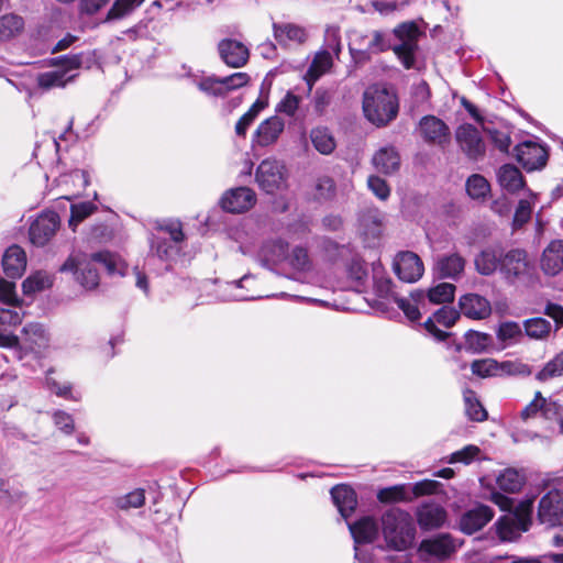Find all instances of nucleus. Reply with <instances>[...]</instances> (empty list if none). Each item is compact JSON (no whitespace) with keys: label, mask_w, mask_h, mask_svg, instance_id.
I'll use <instances>...</instances> for the list:
<instances>
[{"label":"nucleus","mask_w":563,"mask_h":563,"mask_svg":"<svg viewBox=\"0 0 563 563\" xmlns=\"http://www.w3.org/2000/svg\"><path fill=\"white\" fill-rule=\"evenodd\" d=\"M102 265L110 274L117 272V257L109 252H98L90 258L70 255L60 266L63 273H73L76 280L86 289H95L99 285L96 265Z\"/></svg>","instance_id":"f257e3e1"},{"label":"nucleus","mask_w":563,"mask_h":563,"mask_svg":"<svg viewBox=\"0 0 563 563\" xmlns=\"http://www.w3.org/2000/svg\"><path fill=\"white\" fill-rule=\"evenodd\" d=\"M399 110L396 93L385 86H369L363 95V111L376 126H384L396 119Z\"/></svg>","instance_id":"f03ea898"},{"label":"nucleus","mask_w":563,"mask_h":563,"mask_svg":"<svg viewBox=\"0 0 563 563\" xmlns=\"http://www.w3.org/2000/svg\"><path fill=\"white\" fill-rule=\"evenodd\" d=\"M499 265V274L507 284L529 286L537 279L534 262L523 249L504 252Z\"/></svg>","instance_id":"7ed1b4c3"},{"label":"nucleus","mask_w":563,"mask_h":563,"mask_svg":"<svg viewBox=\"0 0 563 563\" xmlns=\"http://www.w3.org/2000/svg\"><path fill=\"white\" fill-rule=\"evenodd\" d=\"M382 529L387 545L397 551L408 549L415 539L411 516L399 508H390L382 517Z\"/></svg>","instance_id":"20e7f679"},{"label":"nucleus","mask_w":563,"mask_h":563,"mask_svg":"<svg viewBox=\"0 0 563 563\" xmlns=\"http://www.w3.org/2000/svg\"><path fill=\"white\" fill-rule=\"evenodd\" d=\"M49 342L51 335L46 328L42 323L30 322L22 328L16 344L7 349L12 350L19 361H23L27 355L41 358L48 350Z\"/></svg>","instance_id":"39448f33"},{"label":"nucleus","mask_w":563,"mask_h":563,"mask_svg":"<svg viewBox=\"0 0 563 563\" xmlns=\"http://www.w3.org/2000/svg\"><path fill=\"white\" fill-rule=\"evenodd\" d=\"M533 509V500L527 499L517 505L515 511H511L496 522L497 532L501 540L514 541L521 536L522 532L529 530L531 525V515Z\"/></svg>","instance_id":"423d86ee"},{"label":"nucleus","mask_w":563,"mask_h":563,"mask_svg":"<svg viewBox=\"0 0 563 563\" xmlns=\"http://www.w3.org/2000/svg\"><path fill=\"white\" fill-rule=\"evenodd\" d=\"M421 34L418 24L413 21L404 22L394 29V35L399 43L393 46V51L407 69L415 66L418 40Z\"/></svg>","instance_id":"0eeeda50"},{"label":"nucleus","mask_w":563,"mask_h":563,"mask_svg":"<svg viewBox=\"0 0 563 563\" xmlns=\"http://www.w3.org/2000/svg\"><path fill=\"white\" fill-rule=\"evenodd\" d=\"M349 48L354 59H368L371 55L379 54L390 48V41L388 35L382 31L353 32L350 37Z\"/></svg>","instance_id":"6e6552de"},{"label":"nucleus","mask_w":563,"mask_h":563,"mask_svg":"<svg viewBox=\"0 0 563 563\" xmlns=\"http://www.w3.org/2000/svg\"><path fill=\"white\" fill-rule=\"evenodd\" d=\"M287 177L286 166L275 158L262 161L255 174L257 185L266 194H275L286 189Z\"/></svg>","instance_id":"1a4fd4ad"},{"label":"nucleus","mask_w":563,"mask_h":563,"mask_svg":"<svg viewBox=\"0 0 563 563\" xmlns=\"http://www.w3.org/2000/svg\"><path fill=\"white\" fill-rule=\"evenodd\" d=\"M81 54L59 57L58 62L62 64V68L40 74L37 77L38 86L44 90L65 87L67 82L76 77L71 71L81 66Z\"/></svg>","instance_id":"9d476101"},{"label":"nucleus","mask_w":563,"mask_h":563,"mask_svg":"<svg viewBox=\"0 0 563 563\" xmlns=\"http://www.w3.org/2000/svg\"><path fill=\"white\" fill-rule=\"evenodd\" d=\"M455 141L460 150L473 161L482 159L486 145L481 132L470 123L461 124L455 130Z\"/></svg>","instance_id":"9b49d317"},{"label":"nucleus","mask_w":563,"mask_h":563,"mask_svg":"<svg viewBox=\"0 0 563 563\" xmlns=\"http://www.w3.org/2000/svg\"><path fill=\"white\" fill-rule=\"evenodd\" d=\"M538 520L548 527H556L563 520V494L550 490L539 501Z\"/></svg>","instance_id":"f8f14e48"},{"label":"nucleus","mask_w":563,"mask_h":563,"mask_svg":"<svg viewBox=\"0 0 563 563\" xmlns=\"http://www.w3.org/2000/svg\"><path fill=\"white\" fill-rule=\"evenodd\" d=\"M59 228V218L53 211L40 214L30 227L29 235L32 244L46 245Z\"/></svg>","instance_id":"ddd939ff"},{"label":"nucleus","mask_w":563,"mask_h":563,"mask_svg":"<svg viewBox=\"0 0 563 563\" xmlns=\"http://www.w3.org/2000/svg\"><path fill=\"white\" fill-rule=\"evenodd\" d=\"M256 203V195L249 187H236L227 190L221 199V208L230 213H243Z\"/></svg>","instance_id":"4468645a"},{"label":"nucleus","mask_w":563,"mask_h":563,"mask_svg":"<svg viewBox=\"0 0 563 563\" xmlns=\"http://www.w3.org/2000/svg\"><path fill=\"white\" fill-rule=\"evenodd\" d=\"M515 156L518 163L528 172L544 167L548 161L547 150L532 141H525L518 144L515 147Z\"/></svg>","instance_id":"2eb2a0df"},{"label":"nucleus","mask_w":563,"mask_h":563,"mask_svg":"<svg viewBox=\"0 0 563 563\" xmlns=\"http://www.w3.org/2000/svg\"><path fill=\"white\" fill-rule=\"evenodd\" d=\"M218 53L220 59L231 68H241L245 66L250 58V49L241 41L227 37L218 43Z\"/></svg>","instance_id":"dca6fc26"},{"label":"nucleus","mask_w":563,"mask_h":563,"mask_svg":"<svg viewBox=\"0 0 563 563\" xmlns=\"http://www.w3.org/2000/svg\"><path fill=\"white\" fill-rule=\"evenodd\" d=\"M394 272L400 280L415 283L423 275L424 267L416 253L401 252L394 261Z\"/></svg>","instance_id":"f3484780"},{"label":"nucleus","mask_w":563,"mask_h":563,"mask_svg":"<svg viewBox=\"0 0 563 563\" xmlns=\"http://www.w3.org/2000/svg\"><path fill=\"white\" fill-rule=\"evenodd\" d=\"M285 130V121L278 115H272L261 122L253 135V144L266 147L275 144Z\"/></svg>","instance_id":"a211bd4d"},{"label":"nucleus","mask_w":563,"mask_h":563,"mask_svg":"<svg viewBox=\"0 0 563 563\" xmlns=\"http://www.w3.org/2000/svg\"><path fill=\"white\" fill-rule=\"evenodd\" d=\"M419 128L424 141L428 143L444 145L450 141L448 125L437 117H423L420 120Z\"/></svg>","instance_id":"6ab92c4d"},{"label":"nucleus","mask_w":563,"mask_h":563,"mask_svg":"<svg viewBox=\"0 0 563 563\" xmlns=\"http://www.w3.org/2000/svg\"><path fill=\"white\" fill-rule=\"evenodd\" d=\"M24 313L19 311L0 308V347H8L16 344L18 335L11 331V328L20 325Z\"/></svg>","instance_id":"aec40b11"},{"label":"nucleus","mask_w":563,"mask_h":563,"mask_svg":"<svg viewBox=\"0 0 563 563\" xmlns=\"http://www.w3.org/2000/svg\"><path fill=\"white\" fill-rule=\"evenodd\" d=\"M274 36L282 46H297L308 38V32L303 26L294 23H274Z\"/></svg>","instance_id":"412c9836"},{"label":"nucleus","mask_w":563,"mask_h":563,"mask_svg":"<svg viewBox=\"0 0 563 563\" xmlns=\"http://www.w3.org/2000/svg\"><path fill=\"white\" fill-rule=\"evenodd\" d=\"M459 312L451 307H442L434 312L433 318H429L424 322V329L438 341H443L448 338L449 333L440 330L435 323H440L445 328L454 325L459 319Z\"/></svg>","instance_id":"4be33fe9"},{"label":"nucleus","mask_w":563,"mask_h":563,"mask_svg":"<svg viewBox=\"0 0 563 563\" xmlns=\"http://www.w3.org/2000/svg\"><path fill=\"white\" fill-rule=\"evenodd\" d=\"M459 306L465 317L474 320L485 319L492 312L489 301L477 294L462 296L459 300Z\"/></svg>","instance_id":"5701e85b"},{"label":"nucleus","mask_w":563,"mask_h":563,"mask_svg":"<svg viewBox=\"0 0 563 563\" xmlns=\"http://www.w3.org/2000/svg\"><path fill=\"white\" fill-rule=\"evenodd\" d=\"M541 269L555 276L563 269V240H553L543 250L540 260Z\"/></svg>","instance_id":"b1692460"},{"label":"nucleus","mask_w":563,"mask_h":563,"mask_svg":"<svg viewBox=\"0 0 563 563\" xmlns=\"http://www.w3.org/2000/svg\"><path fill=\"white\" fill-rule=\"evenodd\" d=\"M445 519L446 512L444 508L435 503L422 504L417 510L418 523L424 530L440 528Z\"/></svg>","instance_id":"393cba45"},{"label":"nucleus","mask_w":563,"mask_h":563,"mask_svg":"<svg viewBox=\"0 0 563 563\" xmlns=\"http://www.w3.org/2000/svg\"><path fill=\"white\" fill-rule=\"evenodd\" d=\"M493 517L494 512L488 506L479 505L463 515L460 522L461 529L465 533L472 534L486 526Z\"/></svg>","instance_id":"a878e982"},{"label":"nucleus","mask_w":563,"mask_h":563,"mask_svg":"<svg viewBox=\"0 0 563 563\" xmlns=\"http://www.w3.org/2000/svg\"><path fill=\"white\" fill-rule=\"evenodd\" d=\"M465 260L457 253L439 256L435 273L441 278L457 279L464 272Z\"/></svg>","instance_id":"bb28decb"},{"label":"nucleus","mask_w":563,"mask_h":563,"mask_svg":"<svg viewBox=\"0 0 563 563\" xmlns=\"http://www.w3.org/2000/svg\"><path fill=\"white\" fill-rule=\"evenodd\" d=\"M330 493L341 516L345 519L350 517L357 506L355 492L349 485L340 484L334 486Z\"/></svg>","instance_id":"cd10ccee"},{"label":"nucleus","mask_w":563,"mask_h":563,"mask_svg":"<svg viewBox=\"0 0 563 563\" xmlns=\"http://www.w3.org/2000/svg\"><path fill=\"white\" fill-rule=\"evenodd\" d=\"M454 551V544L450 536L440 534L432 539L423 540L419 552L421 556L446 558Z\"/></svg>","instance_id":"c85d7f7f"},{"label":"nucleus","mask_w":563,"mask_h":563,"mask_svg":"<svg viewBox=\"0 0 563 563\" xmlns=\"http://www.w3.org/2000/svg\"><path fill=\"white\" fill-rule=\"evenodd\" d=\"M2 266L8 277H20L26 267V255L24 250L19 245L8 247L2 258Z\"/></svg>","instance_id":"c756f323"},{"label":"nucleus","mask_w":563,"mask_h":563,"mask_svg":"<svg viewBox=\"0 0 563 563\" xmlns=\"http://www.w3.org/2000/svg\"><path fill=\"white\" fill-rule=\"evenodd\" d=\"M288 244L282 239H273L263 243L258 258L263 265H275L287 258Z\"/></svg>","instance_id":"7c9ffc66"},{"label":"nucleus","mask_w":563,"mask_h":563,"mask_svg":"<svg viewBox=\"0 0 563 563\" xmlns=\"http://www.w3.org/2000/svg\"><path fill=\"white\" fill-rule=\"evenodd\" d=\"M375 168L385 175H390L399 169L400 157L393 146L379 148L372 158Z\"/></svg>","instance_id":"2f4dec72"},{"label":"nucleus","mask_w":563,"mask_h":563,"mask_svg":"<svg viewBox=\"0 0 563 563\" xmlns=\"http://www.w3.org/2000/svg\"><path fill=\"white\" fill-rule=\"evenodd\" d=\"M349 529L356 543H368L378 536V525L372 517H364L354 523H349Z\"/></svg>","instance_id":"473e14b6"},{"label":"nucleus","mask_w":563,"mask_h":563,"mask_svg":"<svg viewBox=\"0 0 563 563\" xmlns=\"http://www.w3.org/2000/svg\"><path fill=\"white\" fill-rule=\"evenodd\" d=\"M501 254H504L503 251L493 247L483 250L474 260L476 271L484 276L499 272Z\"/></svg>","instance_id":"72a5a7b5"},{"label":"nucleus","mask_w":563,"mask_h":563,"mask_svg":"<svg viewBox=\"0 0 563 563\" xmlns=\"http://www.w3.org/2000/svg\"><path fill=\"white\" fill-rule=\"evenodd\" d=\"M332 56L329 51H320L316 54L305 75L309 91L314 82L332 67Z\"/></svg>","instance_id":"f704fd0d"},{"label":"nucleus","mask_w":563,"mask_h":563,"mask_svg":"<svg viewBox=\"0 0 563 563\" xmlns=\"http://www.w3.org/2000/svg\"><path fill=\"white\" fill-rule=\"evenodd\" d=\"M558 405L545 399L540 391H537L534 398L521 411V418L527 420L541 412L545 419L556 415Z\"/></svg>","instance_id":"c9c22d12"},{"label":"nucleus","mask_w":563,"mask_h":563,"mask_svg":"<svg viewBox=\"0 0 563 563\" xmlns=\"http://www.w3.org/2000/svg\"><path fill=\"white\" fill-rule=\"evenodd\" d=\"M395 302L410 321H417L421 316L420 308L426 306V294L422 290H417L411 292L409 299L395 297Z\"/></svg>","instance_id":"e433bc0d"},{"label":"nucleus","mask_w":563,"mask_h":563,"mask_svg":"<svg viewBox=\"0 0 563 563\" xmlns=\"http://www.w3.org/2000/svg\"><path fill=\"white\" fill-rule=\"evenodd\" d=\"M310 141L317 152L330 155L336 147V141L332 132L325 126H316L309 133Z\"/></svg>","instance_id":"4c0bfd02"},{"label":"nucleus","mask_w":563,"mask_h":563,"mask_svg":"<svg viewBox=\"0 0 563 563\" xmlns=\"http://www.w3.org/2000/svg\"><path fill=\"white\" fill-rule=\"evenodd\" d=\"M25 499V493L11 484L9 479L0 478V506L10 509L15 506L22 507Z\"/></svg>","instance_id":"58836bf2"},{"label":"nucleus","mask_w":563,"mask_h":563,"mask_svg":"<svg viewBox=\"0 0 563 563\" xmlns=\"http://www.w3.org/2000/svg\"><path fill=\"white\" fill-rule=\"evenodd\" d=\"M54 277L46 271H36L32 273L22 283L23 294L32 296L36 292L46 290L53 286Z\"/></svg>","instance_id":"ea45409f"},{"label":"nucleus","mask_w":563,"mask_h":563,"mask_svg":"<svg viewBox=\"0 0 563 563\" xmlns=\"http://www.w3.org/2000/svg\"><path fill=\"white\" fill-rule=\"evenodd\" d=\"M499 185L509 192H515L523 186L520 170L514 165H504L497 174Z\"/></svg>","instance_id":"a19ab883"},{"label":"nucleus","mask_w":563,"mask_h":563,"mask_svg":"<svg viewBox=\"0 0 563 563\" xmlns=\"http://www.w3.org/2000/svg\"><path fill=\"white\" fill-rule=\"evenodd\" d=\"M180 245L172 243L165 238L153 236L151 240V253L163 262L173 261L180 252Z\"/></svg>","instance_id":"79ce46f5"},{"label":"nucleus","mask_w":563,"mask_h":563,"mask_svg":"<svg viewBox=\"0 0 563 563\" xmlns=\"http://www.w3.org/2000/svg\"><path fill=\"white\" fill-rule=\"evenodd\" d=\"M145 0H114L103 23L122 20L132 14Z\"/></svg>","instance_id":"37998d69"},{"label":"nucleus","mask_w":563,"mask_h":563,"mask_svg":"<svg viewBox=\"0 0 563 563\" xmlns=\"http://www.w3.org/2000/svg\"><path fill=\"white\" fill-rule=\"evenodd\" d=\"M496 483L505 493H516L522 487L525 478L518 471L507 468L498 475Z\"/></svg>","instance_id":"c03bdc74"},{"label":"nucleus","mask_w":563,"mask_h":563,"mask_svg":"<svg viewBox=\"0 0 563 563\" xmlns=\"http://www.w3.org/2000/svg\"><path fill=\"white\" fill-rule=\"evenodd\" d=\"M426 294V300L434 305L450 302L454 298L455 286L450 283H440L430 288Z\"/></svg>","instance_id":"a18cd8bd"},{"label":"nucleus","mask_w":563,"mask_h":563,"mask_svg":"<svg viewBox=\"0 0 563 563\" xmlns=\"http://www.w3.org/2000/svg\"><path fill=\"white\" fill-rule=\"evenodd\" d=\"M464 402L466 415L471 420L482 422L487 419V411L473 390L464 391Z\"/></svg>","instance_id":"49530a36"},{"label":"nucleus","mask_w":563,"mask_h":563,"mask_svg":"<svg viewBox=\"0 0 563 563\" xmlns=\"http://www.w3.org/2000/svg\"><path fill=\"white\" fill-rule=\"evenodd\" d=\"M23 20L15 14H5L0 18V40H9L18 35L23 29Z\"/></svg>","instance_id":"de8ad7c7"},{"label":"nucleus","mask_w":563,"mask_h":563,"mask_svg":"<svg viewBox=\"0 0 563 563\" xmlns=\"http://www.w3.org/2000/svg\"><path fill=\"white\" fill-rule=\"evenodd\" d=\"M526 334L536 340L547 338L551 331V323L543 318L528 319L523 323Z\"/></svg>","instance_id":"09e8293b"},{"label":"nucleus","mask_w":563,"mask_h":563,"mask_svg":"<svg viewBox=\"0 0 563 563\" xmlns=\"http://www.w3.org/2000/svg\"><path fill=\"white\" fill-rule=\"evenodd\" d=\"M145 503V492L142 488L134 489L114 499V505L121 510L140 508Z\"/></svg>","instance_id":"8fccbe9b"},{"label":"nucleus","mask_w":563,"mask_h":563,"mask_svg":"<svg viewBox=\"0 0 563 563\" xmlns=\"http://www.w3.org/2000/svg\"><path fill=\"white\" fill-rule=\"evenodd\" d=\"M561 376H563V351L549 361L536 375V378L540 382H547Z\"/></svg>","instance_id":"3c124183"},{"label":"nucleus","mask_w":563,"mask_h":563,"mask_svg":"<svg viewBox=\"0 0 563 563\" xmlns=\"http://www.w3.org/2000/svg\"><path fill=\"white\" fill-rule=\"evenodd\" d=\"M97 207L89 201L71 205L69 227L75 231L76 227L96 211Z\"/></svg>","instance_id":"603ef678"},{"label":"nucleus","mask_w":563,"mask_h":563,"mask_svg":"<svg viewBox=\"0 0 563 563\" xmlns=\"http://www.w3.org/2000/svg\"><path fill=\"white\" fill-rule=\"evenodd\" d=\"M536 196L531 195L530 198L521 199L518 203V207L516 209L515 216H514V229H520L522 228L531 218L532 208H533V200Z\"/></svg>","instance_id":"864d4df0"},{"label":"nucleus","mask_w":563,"mask_h":563,"mask_svg":"<svg viewBox=\"0 0 563 563\" xmlns=\"http://www.w3.org/2000/svg\"><path fill=\"white\" fill-rule=\"evenodd\" d=\"M466 191L471 198L481 199L489 192V184L482 175L475 174L468 177Z\"/></svg>","instance_id":"5fc2aeb1"},{"label":"nucleus","mask_w":563,"mask_h":563,"mask_svg":"<svg viewBox=\"0 0 563 563\" xmlns=\"http://www.w3.org/2000/svg\"><path fill=\"white\" fill-rule=\"evenodd\" d=\"M471 369L474 375L479 377H489L497 375L501 369V363L499 364L495 360H476L471 364Z\"/></svg>","instance_id":"6e6d98bb"},{"label":"nucleus","mask_w":563,"mask_h":563,"mask_svg":"<svg viewBox=\"0 0 563 563\" xmlns=\"http://www.w3.org/2000/svg\"><path fill=\"white\" fill-rule=\"evenodd\" d=\"M197 87L206 95L213 97L225 96L222 77L209 76L197 81Z\"/></svg>","instance_id":"4d7b16f0"},{"label":"nucleus","mask_w":563,"mask_h":563,"mask_svg":"<svg viewBox=\"0 0 563 563\" xmlns=\"http://www.w3.org/2000/svg\"><path fill=\"white\" fill-rule=\"evenodd\" d=\"M481 454V449L476 445L470 444L464 446L463 449L453 452L448 457V463L454 464V463H463V464H470L474 460L478 459Z\"/></svg>","instance_id":"13d9d810"},{"label":"nucleus","mask_w":563,"mask_h":563,"mask_svg":"<svg viewBox=\"0 0 563 563\" xmlns=\"http://www.w3.org/2000/svg\"><path fill=\"white\" fill-rule=\"evenodd\" d=\"M377 498L382 503H395V501L411 500V497L408 496V494L406 492V487L402 485L380 489L377 494Z\"/></svg>","instance_id":"bf43d9fd"},{"label":"nucleus","mask_w":563,"mask_h":563,"mask_svg":"<svg viewBox=\"0 0 563 563\" xmlns=\"http://www.w3.org/2000/svg\"><path fill=\"white\" fill-rule=\"evenodd\" d=\"M301 98L288 91L285 97L277 103L275 111L288 117H294L299 108Z\"/></svg>","instance_id":"052dcab7"},{"label":"nucleus","mask_w":563,"mask_h":563,"mask_svg":"<svg viewBox=\"0 0 563 563\" xmlns=\"http://www.w3.org/2000/svg\"><path fill=\"white\" fill-rule=\"evenodd\" d=\"M46 385L58 397L74 401H78L80 399V395H75L73 393L71 385L69 383L60 384L55 378L46 376Z\"/></svg>","instance_id":"680f3d73"},{"label":"nucleus","mask_w":563,"mask_h":563,"mask_svg":"<svg viewBox=\"0 0 563 563\" xmlns=\"http://www.w3.org/2000/svg\"><path fill=\"white\" fill-rule=\"evenodd\" d=\"M411 0H373L372 7L380 14L387 15L404 9Z\"/></svg>","instance_id":"e2e57ef3"},{"label":"nucleus","mask_w":563,"mask_h":563,"mask_svg":"<svg viewBox=\"0 0 563 563\" xmlns=\"http://www.w3.org/2000/svg\"><path fill=\"white\" fill-rule=\"evenodd\" d=\"M159 231L165 232L169 235L168 241L172 243H176L180 245V243L185 240V234L183 232V227L179 221L168 220L158 227Z\"/></svg>","instance_id":"0e129e2a"},{"label":"nucleus","mask_w":563,"mask_h":563,"mask_svg":"<svg viewBox=\"0 0 563 563\" xmlns=\"http://www.w3.org/2000/svg\"><path fill=\"white\" fill-rule=\"evenodd\" d=\"M497 335L500 341L515 342L522 336V331L518 323L509 321L499 325Z\"/></svg>","instance_id":"69168bd1"},{"label":"nucleus","mask_w":563,"mask_h":563,"mask_svg":"<svg viewBox=\"0 0 563 563\" xmlns=\"http://www.w3.org/2000/svg\"><path fill=\"white\" fill-rule=\"evenodd\" d=\"M347 273L351 279L362 285L368 277V271L365 262L358 257L352 258L347 267Z\"/></svg>","instance_id":"338daca9"},{"label":"nucleus","mask_w":563,"mask_h":563,"mask_svg":"<svg viewBox=\"0 0 563 563\" xmlns=\"http://www.w3.org/2000/svg\"><path fill=\"white\" fill-rule=\"evenodd\" d=\"M54 424L65 434L69 435L75 431V421L70 413L56 410L53 412Z\"/></svg>","instance_id":"774afa93"}]
</instances>
